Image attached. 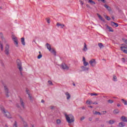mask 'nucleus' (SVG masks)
<instances>
[{"label": "nucleus", "instance_id": "1", "mask_svg": "<svg viewBox=\"0 0 127 127\" xmlns=\"http://www.w3.org/2000/svg\"><path fill=\"white\" fill-rule=\"evenodd\" d=\"M65 119L66 120V122L68 123V124H72V123H74L75 122V118H74V116L72 115L65 114Z\"/></svg>", "mask_w": 127, "mask_h": 127}, {"label": "nucleus", "instance_id": "2", "mask_svg": "<svg viewBox=\"0 0 127 127\" xmlns=\"http://www.w3.org/2000/svg\"><path fill=\"white\" fill-rule=\"evenodd\" d=\"M3 86L4 87L5 95L7 98H8V97H9V90L8 89V87H7V85L5 84H4Z\"/></svg>", "mask_w": 127, "mask_h": 127}, {"label": "nucleus", "instance_id": "3", "mask_svg": "<svg viewBox=\"0 0 127 127\" xmlns=\"http://www.w3.org/2000/svg\"><path fill=\"white\" fill-rule=\"evenodd\" d=\"M16 64L17 68L19 69V71L21 72V75H22L21 71H22V64H21V61L19 59H17L16 61Z\"/></svg>", "mask_w": 127, "mask_h": 127}, {"label": "nucleus", "instance_id": "4", "mask_svg": "<svg viewBox=\"0 0 127 127\" xmlns=\"http://www.w3.org/2000/svg\"><path fill=\"white\" fill-rule=\"evenodd\" d=\"M1 111L6 118H7L8 119H11V116L10 115V113H9V112L5 111V109H4V108H2Z\"/></svg>", "mask_w": 127, "mask_h": 127}, {"label": "nucleus", "instance_id": "5", "mask_svg": "<svg viewBox=\"0 0 127 127\" xmlns=\"http://www.w3.org/2000/svg\"><path fill=\"white\" fill-rule=\"evenodd\" d=\"M89 64L92 66L95 67L96 66V64H97V62H96V60L92 59L91 61H89Z\"/></svg>", "mask_w": 127, "mask_h": 127}, {"label": "nucleus", "instance_id": "6", "mask_svg": "<svg viewBox=\"0 0 127 127\" xmlns=\"http://www.w3.org/2000/svg\"><path fill=\"white\" fill-rule=\"evenodd\" d=\"M121 50L124 52V53H126L127 54V45H125L124 46H122L120 47Z\"/></svg>", "mask_w": 127, "mask_h": 127}, {"label": "nucleus", "instance_id": "7", "mask_svg": "<svg viewBox=\"0 0 127 127\" xmlns=\"http://www.w3.org/2000/svg\"><path fill=\"white\" fill-rule=\"evenodd\" d=\"M5 54L6 55H9V45H6L5 47Z\"/></svg>", "mask_w": 127, "mask_h": 127}, {"label": "nucleus", "instance_id": "8", "mask_svg": "<svg viewBox=\"0 0 127 127\" xmlns=\"http://www.w3.org/2000/svg\"><path fill=\"white\" fill-rule=\"evenodd\" d=\"M20 104L23 109H25V103H24L23 100H22L21 98H20Z\"/></svg>", "mask_w": 127, "mask_h": 127}, {"label": "nucleus", "instance_id": "9", "mask_svg": "<svg viewBox=\"0 0 127 127\" xmlns=\"http://www.w3.org/2000/svg\"><path fill=\"white\" fill-rule=\"evenodd\" d=\"M62 69H64V70H68L69 69V67L66 65L65 64H62Z\"/></svg>", "mask_w": 127, "mask_h": 127}, {"label": "nucleus", "instance_id": "10", "mask_svg": "<svg viewBox=\"0 0 127 127\" xmlns=\"http://www.w3.org/2000/svg\"><path fill=\"white\" fill-rule=\"evenodd\" d=\"M13 40L14 41L15 45H16V47H18V42L17 40V38L16 37L13 38Z\"/></svg>", "mask_w": 127, "mask_h": 127}, {"label": "nucleus", "instance_id": "11", "mask_svg": "<svg viewBox=\"0 0 127 127\" xmlns=\"http://www.w3.org/2000/svg\"><path fill=\"white\" fill-rule=\"evenodd\" d=\"M121 120H122V122H124V123H127V118L125 116H123L121 117Z\"/></svg>", "mask_w": 127, "mask_h": 127}, {"label": "nucleus", "instance_id": "12", "mask_svg": "<svg viewBox=\"0 0 127 127\" xmlns=\"http://www.w3.org/2000/svg\"><path fill=\"white\" fill-rule=\"evenodd\" d=\"M65 96H66L67 100H69V99L71 98V95H70L69 92H65Z\"/></svg>", "mask_w": 127, "mask_h": 127}, {"label": "nucleus", "instance_id": "13", "mask_svg": "<svg viewBox=\"0 0 127 127\" xmlns=\"http://www.w3.org/2000/svg\"><path fill=\"white\" fill-rule=\"evenodd\" d=\"M57 26H58V27H59V26H61V28H64V26H65V25H64V24H61L58 22L57 23Z\"/></svg>", "mask_w": 127, "mask_h": 127}, {"label": "nucleus", "instance_id": "14", "mask_svg": "<svg viewBox=\"0 0 127 127\" xmlns=\"http://www.w3.org/2000/svg\"><path fill=\"white\" fill-rule=\"evenodd\" d=\"M111 25L112 26H115V27H118V26H119V24H118L117 23H116L115 22H111Z\"/></svg>", "mask_w": 127, "mask_h": 127}, {"label": "nucleus", "instance_id": "15", "mask_svg": "<svg viewBox=\"0 0 127 127\" xmlns=\"http://www.w3.org/2000/svg\"><path fill=\"white\" fill-rule=\"evenodd\" d=\"M46 46H47V49H48L49 51H51L52 49H51V46L50 45V44H49V43H47Z\"/></svg>", "mask_w": 127, "mask_h": 127}, {"label": "nucleus", "instance_id": "16", "mask_svg": "<svg viewBox=\"0 0 127 127\" xmlns=\"http://www.w3.org/2000/svg\"><path fill=\"white\" fill-rule=\"evenodd\" d=\"M119 127H124L126 126V123H124V122H120L119 124Z\"/></svg>", "mask_w": 127, "mask_h": 127}, {"label": "nucleus", "instance_id": "17", "mask_svg": "<svg viewBox=\"0 0 127 127\" xmlns=\"http://www.w3.org/2000/svg\"><path fill=\"white\" fill-rule=\"evenodd\" d=\"M50 51L51 53H52V54H54L55 56H56V51H55L54 49H52L51 51Z\"/></svg>", "mask_w": 127, "mask_h": 127}, {"label": "nucleus", "instance_id": "18", "mask_svg": "<svg viewBox=\"0 0 127 127\" xmlns=\"http://www.w3.org/2000/svg\"><path fill=\"white\" fill-rule=\"evenodd\" d=\"M81 68L83 70V71H87L89 70V67H87L86 66H82L81 67Z\"/></svg>", "mask_w": 127, "mask_h": 127}, {"label": "nucleus", "instance_id": "19", "mask_svg": "<svg viewBox=\"0 0 127 127\" xmlns=\"http://www.w3.org/2000/svg\"><path fill=\"white\" fill-rule=\"evenodd\" d=\"M88 2L89 3H90V4H92V5H93V4H96V2L93 1V0H88Z\"/></svg>", "mask_w": 127, "mask_h": 127}, {"label": "nucleus", "instance_id": "20", "mask_svg": "<svg viewBox=\"0 0 127 127\" xmlns=\"http://www.w3.org/2000/svg\"><path fill=\"white\" fill-rule=\"evenodd\" d=\"M97 15L99 18L100 19V20H101V21H103V22L105 21V19L103 18V17H102V16H101V15L97 13Z\"/></svg>", "mask_w": 127, "mask_h": 127}, {"label": "nucleus", "instance_id": "21", "mask_svg": "<svg viewBox=\"0 0 127 127\" xmlns=\"http://www.w3.org/2000/svg\"><path fill=\"white\" fill-rule=\"evenodd\" d=\"M87 50H88V48H87V45L86 44V43H84V46L83 49V51H85V52H86Z\"/></svg>", "mask_w": 127, "mask_h": 127}, {"label": "nucleus", "instance_id": "22", "mask_svg": "<svg viewBox=\"0 0 127 127\" xmlns=\"http://www.w3.org/2000/svg\"><path fill=\"white\" fill-rule=\"evenodd\" d=\"M107 28L109 30V31L110 32H114V30H113V28H112V27L109 26V25L107 26Z\"/></svg>", "mask_w": 127, "mask_h": 127}, {"label": "nucleus", "instance_id": "23", "mask_svg": "<svg viewBox=\"0 0 127 127\" xmlns=\"http://www.w3.org/2000/svg\"><path fill=\"white\" fill-rule=\"evenodd\" d=\"M104 6L105 7V8H107V9L108 10H109V11H110L111 10V7L110 6H109L108 5H107V4H104Z\"/></svg>", "mask_w": 127, "mask_h": 127}, {"label": "nucleus", "instance_id": "24", "mask_svg": "<svg viewBox=\"0 0 127 127\" xmlns=\"http://www.w3.org/2000/svg\"><path fill=\"white\" fill-rule=\"evenodd\" d=\"M21 42L22 45H25V42L24 41V38H21Z\"/></svg>", "mask_w": 127, "mask_h": 127}, {"label": "nucleus", "instance_id": "25", "mask_svg": "<svg viewBox=\"0 0 127 127\" xmlns=\"http://www.w3.org/2000/svg\"><path fill=\"white\" fill-rule=\"evenodd\" d=\"M93 113L94 115H99V116L102 115V114L101 113L97 111H93Z\"/></svg>", "mask_w": 127, "mask_h": 127}, {"label": "nucleus", "instance_id": "26", "mask_svg": "<svg viewBox=\"0 0 127 127\" xmlns=\"http://www.w3.org/2000/svg\"><path fill=\"white\" fill-rule=\"evenodd\" d=\"M122 101L123 104H124V105L125 106H127V100H125V99H122Z\"/></svg>", "mask_w": 127, "mask_h": 127}, {"label": "nucleus", "instance_id": "27", "mask_svg": "<svg viewBox=\"0 0 127 127\" xmlns=\"http://www.w3.org/2000/svg\"><path fill=\"white\" fill-rule=\"evenodd\" d=\"M108 124H109V125H114V124H115V121L110 120L108 122Z\"/></svg>", "mask_w": 127, "mask_h": 127}, {"label": "nucleus", "instance_id": "28", "mask_svg": "<svg viewBox=\"0 0 127 127\" xmlns=\"http://www.w3.org/2000/svg\"><path fill=\"white\" fill-rule=\"evenodd\" d=\"M84 1H87V0H79V2H80L81 5H82V6H83V5H84Z\"/></svg>", "mask_w": 127, "mask_h": 127}, {"label": "nucleus", "instance_id": "29", "mask_svg": "<svg viewBox=\"0 0 127 127\" xmlns=\"http://www.w3.org/2000/svg\"><path fill=\"white\" fill-rule=\"evenodd\" d=\"M113 113L115 114H119V113H120V111H119L118 109H115L114 110Z\"/></svg>", "mask_w": 127, "mask_h": 127}, {"label": "nucleus", "instance_id": "30", "mask_svg": "<svg viewBox=\"0 0 127 127\" xmlns=\"http://www.w3.org/2000/svg\"><path fill=\"white\" fill-rule=\"evenodd\" d=\"M98 46L100 47V48H102L103 47H104V45H103L102 43H99L98 44Z\"/></svg>", "mask_w": 127, "mask_h": 127}, {"label": "nucleus", "instance_id": "31", "mask_svg": "<svg viewBox=\"0 0 127 127\" xmlns=\"http://www.w3.org/2000/svg\"><path fill=\"white\" fill-rule=\"evenodd\" d=\"M83 65H84V66H88V65H89V63H88L87 62H84Z\"/></svg>", "mask_w": 127, "mask_h": 127}, {"label": "nucleus", "instance_id": "32", "mask_svg": "<svg viewBox=\"0 0 127 127\" xmlns=\"http://www.w3.org/2000/svg\"><path fill=\"white\" fill-rule=\"evenodd\" d=\"M0 48H1V51H2L3 50V46L2 45V44H1V43H0Z\"/></svg>", "mask_w": 127, "mask_h": 127}, {"label": "nucleus", "instance_id": "33", "mask_svg": "<svg viewBox=\"0 0 127 127\" xmlns=\"http://www.w3.org/2000/svg\"><path fill=\"white\" fill-rule=\"evenodd\" d=\"M57 124H58V125H60V124H61V121L59 119H58L57 120Z\"/></svg>", "mask_w": 127, "mask_h": 127}, {"label": "nucleus", "instance_id": "34", "mask_svg": "<svg viewBox=\"0 0 127 127\" xmlns=\"http://www.w3.org/2000/svg\"><path fill=\"white\" fill-rule=\"evenodd\" d=\"M13 127H17V123L16 122V121H15Z\"/></svg>", "mask_w": 127, "mask_h": 127}, {"label": "nucleus", "instance_id": "35", "mask_svg": "<svg viewBox=\"0 0 127 127\" xmlns=\"http://www.w3.org/2000/svg\"><path fill=\"white\" fill-rule=\"evenodd\" d=\"M108 102L110 104H113V103H114V101H113L112 100H108Z\"/></svg>", "mask_w": 127, "mask_h": 127}, {"label": "nucleus", "instance_id": "36", "mask_svg": "<svg viewBox=\"0 0 127 127\" xmlns=\"http://www.w3.org/2000/svg\"><path fill=\"white\" fill-rule=\"evenodd\" d=\"M113 81H117V76L116 75L113 76Z\"/></svg>", "mask_w": 127, "mask_h": 127}, {"label": "nucleus", "instance_id": "37", "mask_svg": "<svg viewBox=\"0 0 127 127\" xmlns=\"http://www.w3.org/2000/svg\"><path fill=\"white\" fill-rule=\"evenodd\" d=\"M48 83L49 85H53V83H52V81H50V80H49L48 81Z\"/></svg>", "mask_w": 127, "mask_h": 127}, {"label": "nucleus", "instance_id": "38", "mask_svg": "<svg viewBox=\"0 0 127 127\" xmlns=\"http://www.w3.org/2000/svg\"><path fill=\"white\" fill-rule=\"evenodd\" d=\"M122 61L123 62V63H126V59L124 58L122 59Z\"/></svg>", "mask_w": 127, "mask_h": 127}, {"label": "nucleus", "instance_id": "39", "mask_svg": "<svg viewBox=\"0 0 127 127\" xmlns=\"http://www.w3.org/2000/svg\"><path fill=\"white\" fill-rule=\"evenodd\" d=\"M91 96H98V94L97 93H91Z\"/></svg>", "mask_w": 127, "mask_h": 127}, {"label": "nucleus", "instance_id": "40", "mask_svg": "<svg viewBox=\"0 0 127 127\" xmlns=\"http://www.w3.org/2000/svg\"><path fill=\"white\" fill-rule=\"evenodd\" d=\"M26 94H27V95H28V96H29V95H30V94L29 93V91L27 89L26 90Z\"/></svg>", "mask_w": 127, "mask_h": 127}, {"label": "nucleus", "instance_id": "41", "mask_svg": "<svg viewBox=\"0 0 127 127\" xmlns=\"http://www.w3.org/2000/svg\"><path fill=\"white\" fill-rule=\"evenodd\" d=\"M87 105H91V101H89V100H87L86 101Z\"/></svg>", "mask_w": 127, "mask_h": 127}, {"label": "nucleus", "instance_id": "42", "mask_svg": "<svg viewBox=\"0 0 127 127\" xmlns=\"http://www.w3.org/2000/svg\"><path fill=\"white\" fill-rule=\"evenodd\" d=\"M41 57H42V55L40 54V55L38 56L37 58H38V59H40V58H41Z\"/></svg>", "mask_w": 127, "mask_h": 127}, {"label": "nucleus", "instance_id": "43", "mask_svg": "<svg viewBox=\"0 0 127 127\" xmlns=\"http://www.w3.org/2000/svg\"><path fill=\"white\" fill-rule=\"evenodd\" d=\"M106 17L107 20H111V18H110V17L107 16Z\"/></svg>", "mask_w": 127, "mask_h": 127}, {"label": "nucleus", "instance_id": "44", "mask_svg": "<svg viewBox=\"0 0 127 127\" xmlns=\"http://www.w3.org/2000/svg\"><path fill=\"white\" fill-rule=\"evenodd\" d=\"M46 19L48 23H50V19L49 18H47Z\"/></svg>", "mask_w": 127, "mask_h": 127}, {"label": "nucleus", "instance_id": "45", "mask_svg": "<svg viewBox=\"0 0 127 127\" xmlns=\"http://www.w3.org/2000/svg\"><path fill=\"white\" fill-rule=\"evenodd\" d=\"M28 96H29V98H30V100L31 101H32V97H31V96H30V94H29V95H28Z\"/></svg>", "mask_w": 127, "mask_h": 127}, {"label": "nucleus", "instance_id": "46", "mask_svg": "<svg viewBox=\"0 0 127 127\" xmlns=\"http://www.w3.org/2000/svg\"><path fill=\"white\" fill-rule=\"evenodd\" d=\"M83 120H85V117H81L80 119V121H83Z\"/></svg>", "mask_w": 127, "mask_h": 127}, {"label": "nucleus", "instance_id": "47", "mask_svg": "<svg viewBox=\"0 0 127 127\" xmlns=\"http://www.w3.org/2000/svg\"><path fill=\"white\" fill-rule=\"evenodd\" d=\"M86 6L88 8H91V6H90V5L88 4H86Z\"/></svg>", "mask_w": 127, "mask_h": 127}, {"label": "nucleus", "instance_id": "48", "mask_svg": "<svg viewBox=\"0 0 127 127\" xmlns=\"http://www.w3.org/2000/svg\"><path fill=\"white\" fill-rule=\"evenodd\" d=\"M88 120H89V122H92V120H93V118H89L88 119Z\"/></svg>", "mask_w": 127, "mask_h": 127}, {"label": "nucleus", "instance_id": "49", "mask_svg": "<svg viewBox=\"0 0 127 127\" xmlns=\"http://www.w3.org/2000/svg\"><path fill=\"white\" fill-rule=\"evenodd\" d=\"M83 62H86V59L84 57H83Z\"/></svg>", "mask_w": 127, "mask_h": 127}, {"label": "nucleus", "instance_id": "50", "mask_svg": "<svg viewBox=\"0 0 127 127\" xmlns=\"http://www.w3.org/2000/svg\"><path fill=\"white\" fill-rule=\"evenodd\" d=\"M93 105H98V103L97 102H93Z\"/></svg>", "mask_w": 127, "mask_h": 127}, {"label": "nucleus", "instance_id": "51", "mask_svg": "<svg viewBox=\"0 0 127 127\" xmlns=\"http://www.w3.org/2000/svg\"><path fill=\"white\" fill-rule=\"evenodd\" d=\"M125 43H126V44H127V40H125Z\"/></svg>", "mask_w": 127, "mask_h": 127}, {"label": "nucleus", "instance_id": "52", "mask_svg": "<svg viewBox=\"0 0 127 127\" xmlns=\"http://www.w3.org/2000/svg\"><path fill=\"white\" fill-rule=\"evenodd\" d=\"M117 107H121V104H117Z\"/></svg>", "mask_w": 127, "mask_h": 127}, {"label": "nucleus", "instance_id": "53", "mask_svg": "<svg viewBox=\"0 0 127 127\" xmlns=\"http://www.w3.org/2000/svg\"><path fill=\"white\" fill-rule=\"evenodd\" d=\"M44 102H45V101H44V100H41V103H44Z\"/></svg>", "mask_w": 127, "mask_h": 127}, {"label": "nucleus", "instance_id": "54", "mask_svg": "<svg viewBox=\"0 0 127 127\" xmlns=\"http://www.w3.org/2000/svg\"><path fill=\"white\" fill-rule=\"evenodd\" d=\"M88 107H89V108H93V106H88Z\"/></svg>", "mask_w": 127, "mask_h": 127}, {"label": "nucleus", "instance_id": "55", "mask_svg": "<svg viewBox=\"0 0 127 127\" xmlns=\"http://www.w3.org/2000/svg\"><path fill=\"white\" fill-rule=\"evenodd\" d=\"M85 107H82V110H85Z\"/></svg>", "mask_w": 127, "mask_h": 127}, {"label": "nucleus", "instance_id": "56", "mask_svg": "<svg viewBox=\"0 0 127 127\" xmlns=\"http://www.w3.org/2000/svg\"><path fill=\"white\" fill-rule=\"evenodd\" d=\"M112 19H113V20H114V19H115V17H112Z\"/></svg>", "mask_w": 127, "mask_h": 127}, {"label": "nucleus", "instance_id": "57", "mask_svg": "<svg viewBox=\"0 0 127 127\" xmlns=\"http://www.w3.org/2000/svg\"><path fill=\"white\" fill-rule=\"evenodd\" d=\"M19 107H20L19 105H17V108H19Z\"/></svg>", "mask_w": 127, "mask_h": 127}, {"label": "nucleus", "instance_id": "58", "mask_svg": "<svg viewBox=\"0 0 127 127\" xmlns=\"http://www.w3.org/2000/svg\"><path fill=\"white\" fill-rule=\"evenodd\" d=\"M0 9H2V7L0 6Z\"/></svg>", "mask_w": 127, "mask_h": 127}, {"label": "nucleus", "instance_id": "59", "mask_svg": "<svg viewBox=\"0 0 127 127\" xmlns=\"http://www.w3.org/2000/svg\"><path fill=\"white\" fill-rule=\"evenodd\" d=\"M5 127H8L7 125H5Z\"/></svg>", "mask_w": 127, "mask_h": 127}, {"label": "nucleus", "instance_id": "60", "mask_svg": "<svg viewBox=\"0 0 127 127\" xmlns=\"http://www.w3.org/2000/svg\"><path fill=\"white\" fill-rule=\"evenodd\" d=\"M73 86H76V84H75V83H73Z\"/></svg>", "mask_w": 127, "mask_h": 127}, {"label": "nucleus", "instance_id": "61", "mask_svg": "<svg viewBox=\"0 0 127 127\" xmlns=\"http://www.w3.org/2000/svg\"><path fill=\"white\" fill-rule=\"evenodd\" d=\"M39 54H41V52H39Z\"/></svg>", "mask_w": 127, "mask_h": 127}, {"label": "nucleus", "instance_id": "62", "mask_svg": "<svg viewBox=\"0 0 127 127\" xmlns=\"http://www.w3.org/2000/svg\"><path fill=\"white\" fill-rule=\"evenodd\" d=\"M113 99H117V97H113Z\"/></svg>", "mask_w": 127, "mask_h": 127}, {"label": "nucleus", "instance_id": "63", "mask_svg": "<svg viewBox=\"0 0 127 127\" xmlns=\"http://www.w3.org/2000/svg\"><path fill=\"white\" fill-rule=\"evenodd\" d=\"M103 113H107V111H103Z\"/></svg>", "mask_w": 127, "mask_h": 127}, {"label": "nucleus", "instance_id": "64", "mask_svg": "<svg viewBox=\"0 0 127 127\" xmlns=\"http://www.w3.org/2000/svg\"><path fill=\"white\" fill-rule=\"evenodd\" d=\"M32 127H34V126L32 125Z\"/></svg>", "mask_w": 127, "mask_h": 127}]
</instances>
